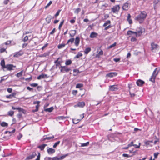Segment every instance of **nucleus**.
Wrapping results in <instances>:
<instances>
[{"mask_svg": "<svg viewBox=\"0 0 160 160\" xmlns=\"http://www.w3.org/2000/svg\"><path fill=\"white\" fill-rule=\"evenodd\" d=\"M21 51H20L19 52H17L15 53L13 55V57H17L18 56H21L22 54V53H21Z\"/></svg>", "mask_w": 160, "mask_h": 160, "instance_id": "20", "label": "nucleus"}, {"mask_svg": "<svg viewBox=\"0 0 160 160\" xmlns=\"http://www.w3.org/2000/svg\"><path fill=\"white\" fill-rule=\"evenodd\" d=\"M129 3L128 2L125 3L122 6V9L123 10H127L128 9Z\"/></svg>", "mask_w": 160, "mask_h": 160, "instance_id": "12", "label": "nucleus"}, {"mask_svg": "<svg viewBox=\"0 0 160 160\" xmlns=\"http://www.w3.org/2000/svg\"><path fill=\"white\" fill-rule=\"evenodd\" d=\"M17 110H18L19 112H22L23 113H25L26 111L21 108L18 107Z\"/></svg>", "mask_w": 160, "mask_h": 160, "instance_id": "26", "label": "nucleus"}, {"mask_svg": "<svg viewBox=\"0 0 160 160\" xmlns=\"http://www.w3.org/2000/svg\"><path fill=\"white\" fill-rule=\"evenodd\" d=\"M52 19V17L51 16H49L46 18V20L48 23H49L51 22V20Z\"/></svg>", "mask_w": 160, "mask_h": 160, "instance_id": "21", "label": "nucleus"}, {"mask_svg": "<svg viewBox=\"0 0 160 160\" xmlns=\"http://www.w3.org/2000/svg\"><path fill=\"white\" fill-rule=\"evenodd\" d=\"M68 154H66L65 155H63L62 156L60 157L59 158H58V160H61L63 159L64 158H65V157L68 156Z\"/></svg>", "mask_w": 160, "mask_h": 160, "instance_id": "34", "label": "nucleus"}, {"mask_svg": "<svg viewBox=\"0 0 160 160\" xmlns=\"http://www.w3.org/2000/svg\"><path fill=\"white\" fill-rule=\"evenodd\" d=\"M54 108L53 107H51L49 108H46L45 109L44 111L47 112H51L53 110Z\"/></svg>", "mask_w": 160, "mask_h": 160, "instance_id": "22", "label": "nucleus"}, {"mask_svg": "<svg viewBox=\"0 0 160 160\" xmlns=\"http://www.w3.org/2000/svg\"><path fill=\"white\" fill-rule=\"evenodd\" d=\"M89 143V142H88L85 143H82L81 144V147H83L85 146H88Z\"/></svg>", "mask_w": 160, "mask_h": 160, "instance_id": "35", "label": "nucleus"}, {"mask_svg": "<svg viewBox=\"0 0 160 160\" xmlns=\"http://www.w3.org/2000/svg\"><path fill=\"white\" fill-rule=\"evenodd\" d=\"M80 38L78 37H77L75 39V45L77 47L78 46L80 42Z\"/></svg>", "mask_w": 160, "mask_h": 160, "instance_id": "17", "label": "nucleus"}, {"mask_svg": "<svg viewBox=\"0 0 160 160\" xmlns=\"http://www.w3.org/2000/svg\"><path fill=\"white\" fill-rule=\"evenodd\" d=\"M151 50L152 51L154 50L157 49L158 47V45L154 42H152L151 43Z\"/></svg>", "mask_w": 160, "mask_h": 160, "instance_id": "10", "label": "nucleus"}, {"mask_svg": "<svg viewBox=\"0 0 160 160\" xmlns=\"http://www.w3.org/2000/svg\"><path fill=\"white\" fill-rule=\"evenodd\" d=\"M74 40V38H72L68 40L66 43V44H68L69 42H70L71 44H72Z\"/></svg>", "mask_w": 160, "mask_h": 160, "instance_id": "27", "label": "nucleus"}, {"mask_svg": "<svg viewBox=\"0 0 160 160\" xmlns=\"http://www.w3.org/2000/svg\"><path fill=\"white\" fill-rule=\"evenodd\" d=\"M23 71H21L20 72L17 73L16 74V76L18 77H19L22 76Z\"/></svg>", "mask_w": 160, "mask_h": 160, "instance_id": "36", "label": "nucleus"}, {"mask_svg": "<svg viewBox=\"0 0 160 160\" xmlns=\"http://www.w3.org/2000/svg\"><path fill=\"white\" fill-rule=\"evenodd\" d=\"M47 151L48 154H51L54 153L55 152V150L54 149L49 148L47 149Z\"/></svg>", "mask_w": 160, "mask_h": 160, "instance_id": "15", "label": "nucleus"}, {"mask_svg": "<svg viewBox=\"0 0 160 160\" xmlns=\"http://www.w3.org/2000/svg\"><path fill=\"white\" fill-rule=\"evenodd\" d=\"M40 153L39 152H38V155L37 156V158L35 160H40Z\"/></svg>", "mask_w": 160, "mask_h": 160, "instance_id": "49", "label": "nucleus"}, {"mask_svg": "<svg viewBox=\"0 0 160 160\" xmlns=\"http://www.w3.org/2000/svg\"><path fill=\"white\" fill-rule=\"evenodd\" d=\"M22 135L21 133H19L18 136H17L18 140H20L21 138L22 137Z\"/></svg>", "mask_w": 160, "mask_h": 160, "instance_id": "54", "label": "nucleus"}, {"mask_svg": "<svg viewBox=\"0 0 160 160\" xmlns=\"http://www.w3.org/2000/svg\"><path fill=\"white\" fill-rule=\"evenodd\" d=\"M159 154V152H155L154 154V156L155 158H157L158 155Z\"/></svg>", "mask_w": 160, "mask_h": 160, "instance_id": "52", "label": "nucleus"}, {"mask_svg": "<svg viewBox=\"0 0 160 160\" xmlns=\"http://www.w3.org/2000/svg\"><path fill=\"white\" fill-rule=\"evenodd\" d=\"M122 156L124 157L127 158L129 157H130L129 155H128V154L125 153H123V154H122Z\"/></svg>", "mask_w": 160, "mask_h": 160, "instance_id": "58", "label": "nucleus"}, {"mask_svg": "<svg viewBox=\"0 0 160 160\" xmlns=\"http://www.w3.org/2000/svg\"><path fill=\"white\" fill-rule=\"evenodd\" d=\"M153 142V141H147L145 142V144L146 145H150L151 143Z\"/></svg>", "mask_w": 160, "mask_h": 160, "instance_id": "39", "label": "nucleus"}, {"mask_svg": "<svg viewBox=\"0 0 160 160\" xmlns=\"http://www.w3.org/2000/svg\"><path fill=\"white\" fill-rule=\"evenodd\" d=\"M60 11V10H59L58 11V12H57L56 14L55 15V16H54L55 17H57L59 15Z\"/></svg>", "mask_w": 160, "mask_h": 160, "instance_id": "63", "label": "nucleus"}, {"mask_svg": "<svg viewBox=\"0 0 160 160\" xmlns=\"http://www.w3.org/2000/svg\"><path fill=\"white\" fill-rule=\"evenodd\" d=\"M82 54L80 52H79L78 53V54L74 57V58H78L80 57H82Z\"/></svg>", "mask_w": 160, "mask_h": 160, "instance_id": "28", "label": "nucleus"}, {"mask_svg": "<svg viewBox=\"0 0 160 160\" xmlns=\"http://www.w3.org/2000/svg\"><path fill=\"white\" fill-rule=\"evenodd\" d=\"M16 67V66H14L13 64H7L6 68H7V70L11 71L13 70V68H15Z\"/></svg>", "mask_w": 160, "mask_h": 160, "instance_id": "5", "label": "nucleus"}, {"mask_svg": "<svg viewBox=\"0 0 160 160\" xmlns=\"http://www.w3.org/2000/svg\"><path fill=\"white\" fill-rule=\"evenodd\" d=\"M66 45L65 44H59L58 45V48L59 49H61L64 48Z\"/></svg>", "mask_w": 160, "mask_h": 160, "instance_id": "33", "label": "nucleus"}, {"mask_svg": "<svg viewBox=\"0 0 160 160\" xmlns=\"http://www.w3.org/2000/svg\"><path fill=\"white\" fill-rule=\"evenodd\" d=\"M0 125L2 127H7L8 124L6 122H2L0 123Z\"/></svg>", "mask_w": 160, "mask_h": 160, "instance_id": "31", "label": "nucleus"}, {"mask_svg": "<svg viewBox=\"0 0 160 160\" xmlns=\"http://www.w3.org/2000/svg\"><path fill=\"white\" fill-rule=\"evenodd\" d=\"M81 120V119H77V120H76L75 119H72L73 122V123H74L75 124H77Z\"/></svg>", "mask_w": 160, "mask_h": 160, "instance_id": "40", "label": "nucleus"}, {"mask_svg": "<svg viewBox=\"0 0 160 160\" xmlns=\"http://www.w3.org/2000/svg\"><path fill=\"white\" fill-rule=\"evenodd\" d=\"M71 31L72 32H73V33H72V34L69 33V34L70 36L71 37H73L76 35V31L75 30H72V31Z\"/></svg>", "mask_w": 160, "mask_h": 160, "instance_id": "30", "label": "nucleus"}, {"mask_svg": "<svg viewBox=\"0 0 160 160\" xmlns=\"http://www.w3.org/2000/svg\"><path fill=\"white\" fill-rule=\"evenodd\" d=\"M64 22V20L62 21V22H61L58 27L59 29L60 30L61 29V28L62 25L63 24Z\"/></svg>", "mask_w": 160, "mask_h": 160, "instance_id": "47", "label": "nucleus"}, {"mask_svg": "<svg viewBox=\"0 0 160 160\" xmlns=\"http://www.w3.org/2000/svg\"><path fill=\"white\" fill-rule=\"evenodd\" d=\"M120 9V7L119 5H117L111 8V10L112 12L115 13L116 12L118 11Z\"/></svg>", "mask_w": 160, "mask_h": 160, "instance_id": "7", "label": "nucleus"}, {"mask_svg": "<svg viewBox=\"0 0 160 160\" xmlns=\"http://www.w3.org/2000/svg\"><path fill=\"white\" fill-rule=\"evenodd\" d=\"M91 51V48H86L84 50V53L87 54Z\"/></svg>", "mask_w": 160, "mask_h": 160, "instance_id": "24", "label": "nucleus"}, {"mask_svg": "<svg viewBox=\"0 0 160 160\" xmlns=\"http://www.w3.org/2000/svg\"><path fill=\"white\" fill-rule=\"evenodd\" d=\"M0 65L2 67V68L3 71H4V69L6 68V65H5V61L4 59L1 60L0 62Z\"/></svg>", "mask_w": 160, "mask_h": 160, "instance_id": "14", "label": "nucleus"}, {"mask_svg": "<svg viewBox=\"0 0 160 160\" xmlns=\"http://www.w3.org/2000/svg\"><path fill=\"white\" fill-rule=\"evenodd\" d=\"M144 31V30H143V29L142 28H139V29L138 30H137L136 32H134V34H135V35L136 37L140 36L143 32Z\"/></svg>", "mask_w": 160, "mask_h": 160, "instance_id": "4", "label": "nucleus"}, {"mask_svg": "<svg viewBox=\"0 0 160 160\" xmlns=\"http://www.w3.org/2000/svg\"><path fill=\"white\" fill-rule=\"evenodd\" d=\"M48 160H58V157H56L53 158L48 157Z\"/></svg>", "mask_w": 160, "mask_h": 160, "instance_id": "37", "label": "nucleus"}, {"mask_svg": "<svg viewBox=\"0 0 160 160\" xmlns=\"http://www.w3.org/2000/svg\"><path fill=\"white\" fill-rule=\"evenodd\" d=\"M54 138V136L53 135L51 137H46L43 139V140L45 141L46 139L50 140L51 139H52Z\"/></svg>", "mask_w": 160, "mask_h": 160, "instance_id": "29", "label": "nucleus"}, {"mask_svg": "<svg viewBox=\"0 0 160 160\" xmlns=\"http://www.w3.org/2000/svg\"><path fill=\"white\" fill-rule=\"evenodd\" d=\"M160 70L159 68H156L153 71L152 76L149 79V80L153 82H155V80Z\"/></svg>", "mask_w": 160, "mask_h": 160, "instance_id": "2", "label": "nucleus"}, {"mask_svg": "<svg viewBox=\"0 0 160 160\" xmlns=\"http://www.w3.org/2000/svg\"><path fill=\"white\" fill-rule=\"evenodd\" d=\"M6 51V49L4 48H2L0 50V51L1 53H2Z\"/></svg>", "mask_w": 160, "mask_h": 160, "instance_id": "64", "label": "nucleus"}, {"mask_svg": "<svg viewBox=\"0 0 160 160\" xmlns=\"http://www.w3.org/2000/svg\"><path fill=\"white\" fill-rule=\"evenodd\" d=\"M28 39V37L27 36H26L24 38H23V39L22 40V41L25 42H26L27 41Z\"/></svg>", "mask_w": 160, "mask_h": 160, "instance_id": "50", "label": "nucleus"}, {"mask_svg": "<svg viewBox=\"0 0 160 160\" xmlns=\"http://www.w3.org/2000/svg\"><path fill=\"white\" fill-rule=\"evenodd\" d=\"M36 155L37 154L36 152H33L31 154H30L29 156L26 158V160H27L32 159L34 158Z\"/></svg>", "mask_w": 160, "mask_h": 160, "instance_id": "6", "label": "nucleus"}, {"mask_svg": "<svg viewBox=\"0 0 160 160\" xmlns=\"http://www.w3.org/2000/svg\"><path fill=\"white\" fill-rule=\"evenodd\" d=\"M39 106V105H37L36 106V109L35 110H34V112H37L38 111V107Z\"/></svg>", "mask_w": 160, "mask_h": 160, "instance_id": "55", "label": "nucleus"}, {"mask_svg": "<svg viewBox=\"0 0 160 160\" xmlns=\"http://www.w3.org/2000/svg\"><path fill=\"white\" fill-rule=\"evenodd\" d=\"M77 92V90H73L72 91V93L74 95H76Z\"/></svg>", "mask_w": 160, "mask_h": 160, "instance_id": "61", "label": "nucleus"}, {"mask_svg": "<svg viewBox=\"0 0 160 160\" xmlns=\"http://www.w3.org/2000/svg\"><path fill=\"white\" fill-rule=\"evenodd\" d=\"M52 2L51 1H50L47 4V5L45 6V8H46L49 6H50L51 4L52 3Z\"/></svg>", "mask_w": 160, "mask_h": 160, "instance_id": "53", "label": "nucleus"}, {"mask_svg": "<svg viewBox=\"0 0 160 160\" xmlns=\"http://www.w3.org/2000/svg\"><path fill=\"white\" fill-rule=\"evenodd\" d=\"M14 113V112L12 111H10L8 112V115L10 116H12Z\"/></svg>", "mask_w": 160, "mask_h": 160, "instance_id": "43", "label": "nucleus"}, {"mask_svg": "<svg viewBox=\"0 0 160 160\" xmlns=\"http://www.w3.org/2000/svg\"><path fill=\"white\" fill-rule=\"evenodd\" d=\"M117 74V73L116 72H109L106 75V76L112 77L113 76H116Z\"/></svg>", "mask_w": 160, "mask_h": 160, "instance_id": "16", "label": "nucleus"}, {"mask_svg": "<svg viewBox=\"0 0 160 160\" xmlns=\"http://www.w3.org/2000/svg\"><path fill=\"white\" fill-rule=\"evenodd\" d=\"M16 95V93L13 92L9 95H6V97L8 98L11 99L12 97H15Z\"/></svg>", "mask_w": 160, "mask_h": 160, "instance_id": "18", "label": "nucleus"}, {"mask_svg": "<svg viewBox=\"0 0 160 160\" xmlns=\"http://www.w3.org/2000/svg\"><path fill=\"white\" fill-rule=\"evenodd\" d=\"M110 23V20L107 21L103 25V27L107 26L108 24Z\"/></svg>", "mask_w": 160, "mask_h": 160, "instance_id": "42", "label": "nucleus"}, {"mask_svg": "<svg viewBox=\"0 0 160 160\" xmlns=\"http://www.w3.org/2000/svg\"><path fill=\"white\" fill-rule=\"evenodd\" d=\"M66 118V117H64L63 116H60L59 117V119L63 120Z\"/></svg>", "mask_w": 160, "mask_h": 160, "instance_id": "57", "label": "nucleus"}, {"mask_svg": "<svg viewBox=\"0 0 160 160\" xmlns=\"http://www.w3.org/2000/svg\"><path fill=\"white\" fill-rule=\"evenodd\" d=\"M81 11V9L79 8H77L74 11V13L78 14Z\"/></svg>", "mask_w": 160, "mask_h": 160, "instance_id": "46", "label": "nucleus"}, {"mask_svg": "<svg viewBox=\"0 0 160 160\" xmlns=\"http://www.w3.org/2000/svg\"><path fill=\"white\" fill-rule=\"evenodd\" d=\"M109 89L111 91H116L118 89L117 85H114L109 86Z\"/></svg>", "mask_w": 160, "mask_h": 160, "instance_id": "8", "label": "nucleus"}, {"mask_svg": "<svg viewBox=\"0 0 160 160\" xmlns=\"http://www.w3.org/2000/svg\"><path fill=\"white\" fill-rule=\"evenodd\" d=\"M128 147H131L132 146H133L134 144H133V141L131 142L130 143L128 144Z\"/></svg>", "mask_w": 160, "mask_h": 160, "instance_id": "59", "label": "nucleus"}, {"mask_svg": "<svg viewBox=\"0 0 160 160\" xmlns=\"http://www.w3.org/2000/svg\"><path fill=\"white\" fill-rule=\"evenodd\" d=\"M116 44H117V43L116 42H114L113 44H112L110 45V46H109V47L108 48L109 49V48H112L113 47L115 46L116 45Z\"/></svg>", "mask_w": 160, "mask_h": 160, "instance_id": "45", "label": "nucleus"}, {"mask_svg": "<svg viewBox=\"0 0 160 160\" xmlns=\"http://www.w3.org/2000/svg\"><path fill=\"white\" fill-rule=\"evenodd\" d=\"M98 34L97 33L95 32H92L91 33L90 37L91 38H95L97 37L98 36Z\"/></svg>", "mask_w": 160, "mask_h": 160, "instance_id": "19", "label": "nucleus"}, {"mask_svg": "<svg viewBox=\"0 0 160 160\" xmlns=\"http://www.w3.org/2000/svg\"><path fill=\"white\" fill-rule=\"evenodd\" d=\"M60 143V141H58L57 142H55V144H54V145H53V148H56L57 146Z\"/></svg>", "mask_w": 160, "mask_h": 160, "instance_id": "44", "label": "nucleus"}, {"mask_svg": "<svg viewBox=\"0 0 160 160\" xmlns=\"http://www.w3.org/2000/svg\"><path fill=\"white\" fill-rule=\"evenodd\" d=\"M11 41H7L5 42V44L6 45H9L11 43Z\"/></svg>", "mask_w": 160, "mask_h": 160, "instance_id": "60", "label": "nucleus"}, {"mask_svg": "<svg viewBox=\"0 0 160 160\" xmlns=\"http://www.w3.org/2000/svg\"><path fill=\"white\" fill-rule=\"evenodd\" d=\"M61 68L60 72L62 73H64L65 72H68L71 69L70 68H68V67L66 66H60L59 68Z\"/></svg>", "mask_w": 160, "mask_h": 160, "instance_id": "3", "label": "nucleus"}, {"mask_svg": "<svg viewBox=\"0 0 160 160\" xmlns=\"http://www.w3.org/2000/svg\"><path fill=\"white\" fill-rule=\"evenodd\" d=\"M140 143H139V145H137L136 144H134L133 146L135 147V148H140Z\"/></svg>", "mask_w": 160, "mask_h": 160, "instance_id": "51", "label": "nucleus"}, {"mask_svg": "<svg viewBox=\"0 0 160 160\" xmlns=\"http://www.w3.org/2000/svg\"><path fill=\"white\" fill-rule=\"evenodd\" d=\"M131 16L130 14H128V16L127 17V21L128 22L129 24L132 23V20L130 19Z\"/></svg>", "mask_w": 160, "mask_h": 160, "instance_id": "25", "label": "nucleus"}, {"mask_svg": "<svg viewBox=\"0 0 160 160\" xmlns=\"http://www.w3.org/2000/svg\"><path fill=\"white\" fill-rule=\"evenodd\" d=\"M83 86V84L82 83H78L76 85V88H80Z\"/></svg>", "mask_w": 160, "mask_h": 160, "instance_id": "38", "label": "nucleus"}, {"mask_svg": "<svg viewBox=\"0 0 160 160\" xmlns=\"http://www.w3.org/2000/svg\"><path fill=\"white\" fill-rule=\"evenodd\" d=\"M32 79V77L31 76L30 78H27L25 79V80L26 81H30Z\"/></svg>", "mask_w": 160, "mask_h": 160, "instance_id": "62", "label": "nucleus"}, {"mask_svg": "<svg viewBox=\"0 0 160 160\" xmlns=\"http://www.w3.org/2000/svg\"><path fill=\"white\" fill-rule=\"evenodd\" d=\"M85 105V104L84 102H79L78 103L74 106V107H79L80 108H83Z\"/></svg>", "mask_w": 160, "mask_h": 160, "instance_id": "9", "label": "nucleus"}, {"mask_svg": "<svg viewBox=\"0 0 160 160\" xmlns=\"http://www.w3.org/2000/svg\"><path fill=\"white\" fill-rule=\"evenodd\" d=\"M134 32L132 31L131 30H129L127 32V34L128 35H131L132 34H134Z\"/></svg>", "mask_w": 160, "mask_h": 160, "instance_id": "41", "label": "nucleus"}, {"mask_svg": "<svg viewBox=\"0 0 160 160\" xmlns=\"http://www.w3.org/2000/svg\"><path fill=\"white\" fill-rule=\"evenodd\" d=\"M147 16V13L145 11H141L140 13L135 17V19L143 21L146 18Z\"/></svg>", "mask_w": 160, "mask_h": 160, "instance_id": "1", "label": "nucleus"}, {"mask_svg": "<svg viewBox=\"0 0 160 160\" xmlns=\"http://www.w3.org/2000/svg\"><path fill=\"white\" fill-rule=\"evenodd\" d=\"M144 83L145 82L141 79L138 80L136 82L137 85L139 86H142Z\"/></svg>", "mask_w": 160, "mask_h": 160, "instance_id": "11", "label": "nucleus"}, {"mask_svg": "<svg viewBox=\"0 0 160 160\" xmlns=\"http://www.w3.org/2000/svg\"><path fill=\"white\" fill-rule=\"evenodd\" d=\"M47 145L46 144H43L38 146V148L40 149L41 150H43L45 146Z\"/></svg>", "mask_w": 160, "mask_h": 160, "instance_id": "23", "label": "nucleus"}, {"mask_svg": "<svg viewBox=\"0 0 160 160\" xmlns=\"http://www.w3.org/2000/svg\"><path fill=\"white\" fill-rule=\"evenodd\" d=\"M30 85L32 87H35L38 86V84L37 83H32V84H30Z\"/></svg>", "mask_w": 160, "mask_h": 160, "instance_id": "48", "label": "nucleus"}, {"mask_svg": "<svg viewBox=\"0 0 160 160\" xmlns=\"http://www.w3.org/2000/svg\"><path fill=\"white\" fill-rule=\"evenodd\" d=\"M72 61L70 60H68L66 61L65 64L66 65H69L72 63Z\"/></svg>", "mask_w": 160, "mask_h": 160, "instance_id": "32", "label": "nucleus"}, {"mask_svg": "<svg viewBox=\"0 0 160 160\" xmlns=\"http://www.w3.org/2000/svg\"><path fill=\"white\" fill-rule=\"evenodd\" d=\"M47 77V74H42L38 76L37 77V79H38L40 80L43 78H46Z\"/></svg>", "mask_w": 160, "mask_h": 160, "instance_id": "13", "label": "nucleus"}, {"mask_svg": "<svg viewBox=\"0 0 160 160\" xmlns=\"http://www.w3.org/2000/svg\"><path fill=\"white\" fill-rule=\"evenodd\" d=\"M120 60V58H114L113 59V61L115 62H118Z\"/></svg>", "mask_w": 160, "mask_h": 160, "instance_id": "56", "label": "nucleus"}]
</instances>
